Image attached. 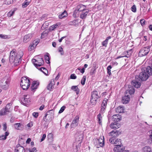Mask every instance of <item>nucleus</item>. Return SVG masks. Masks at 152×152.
Masks as SVG:
<instances>
[{"instance_id":"1","label":"nucleus","mask_w":152,"mask_h":152,"mask_svg":"<svg viewBox=\"0 0 152 152\" xmlns=\"http://www.w3.org/2000/svg\"><path fill=\"white\" fill-rule=\"evenodd\" d=\"M23 53L22 51L20 50L16 53L15 49L11 51L10 53L9 61L12 64L14 63L15 66L19 65L21 62V58L23 56Z\"/></svg>"},{"instance_id":"2","label":"nucleus","mask_w":152,"mask_h":152,"mask_svg":"<svg viewBox=\"0 0 152 152\" xmlns=\"http://www.w3.org/2000/svg\"><path fill=\"white\" fill-rule=\"evenodd\" d=\"M30 85V82L29 78L27 77H24L22 78L20 82V86L24 90L27 89Z\"/></svg>"},{"instance_id":"3","label":"nucleus","mask_w":152,"mask_h":152,"mask_svg":"<svg viewBox=\"0 0 152 152\" xmlns=\"http://www.w3.org/2000/svg\"><path fill=\"white\" fill-rule=\"evenodd\" d=\"M10 81V79L7 76L4 77L1 81L0 86L2 89L6 90L9 87V83Z\"/></svg>"},{"instance_id":"4","label":"nucleus","mask_w":152,"mask_h":152,"mask_svg":"<svg viewBox=\"0 0 152 152\" xmlns=\"http://www.w3.org/2000/svg\"><path fill=\"white\" fill-rule=\"evenodd\" d=\"M99 97L98 93L97 91H94L91 93V102L92 105H94L96 103L97 99Z\"/></svg>"},{"instance_id":"5","label":"nucleus","mask_w":152,"mask_h":152,"mask_svg":"<svg viewBox=\"0 0 152 152\" xmlns=\"http://www.w3.org/2000/svg\"><path fill=\"white\" fill-rule=\"evenodd\" d=\"M86 7L83 4L78 5L74 12V14L76 16H79V13L86 10Z\"/></svg>"},{"instance_id":"6","label":"nucleus","mask_w":152,"mask_h":152,"mask_svg":"<svg viewBox=\"0 0 152 152\" xmlns=\"http://www.w3.org/2000/svg\"><path fill=\"white\" fill-rule=\"evenodd\" d=\"M149 75L147 74L146 72L145 71H142L140 73L139 76H136L135 77V79H139V80L140 81V80L142 81H145L148 78Z\"/></svg>"},{"instance_id":"7","label":"nucleus","mask_w":152,"mask_h":152,"mask_svg":"<svg viewBox=\"0 0 152 152\" xmlns=\"http://www.w3.org/2000/svg\"><path fill=\"white\" fill-rule=\"evenodd\" d=\"M32 63L37 68L40 66L44 64V60L42 58H38L37 59H33L32 60Z\"/></svg>"},{"instance_id":"8","label":"nucleus","mask_w":152,"mask_h":152,"mask_svg":"<svg viewBox=\"0 0 152 152\" xmlns=\"http://www.w3.org/2000/svg\"><path fill=\"white\" fill-rule=\"evenodd\" d=\"M21 102L24 105L29 103L31 101L30 96L29 95H25L21 100Z\"/></svg>"},{"instance_id":"9","label":"nucleus","mask_w":152,"mask_h":152,"mask_svg":"<svg viewBox=\"0 0 152 152\" xmlns=\"http://www.w3.org/2000/svg\"><path fill=\"white\" fill-rule=\"evenodd\" d=\"M150 50L149 47H144L141 49L139 52V55L141 57L145 56L147 54Z\"/></svg>"},{"instance_id":"10","label":"nucleus","mask_w":152,"mask_h":152,"mask_svg":"<svg viewBox=\"0 0 152 152\" xmlns=\"http://www.w3.org/2000/svg\"><path fill=\"white\" fill-rule=\"evenodd\" d=\"M109 141L110 143L116 145H121V140L120 139H117L114 140V137L111 138L109 139Z\"/></svg>"},{"instance_id":"11","label":"nucleus","mask_w":152,"mask_h":152,"mask_svg":"<svg viewBox=\"0 0 152 152\" xmlns=\"http://www.w3.org/2000/svg\"><path fill=\"white\" fill-rule=\"evenodd\" d=\"M107 101V99H105L102 103L100 112L102 113H104L105 112V109L106 107Z\"/></svg>"},{"instance_id":"12","label":"nucleus","mask_w":152,"mask_h":152,"mask_svg":"<svg viewBox=\"0 0 152 152\" xmlns=\"http://www.w3.org/2000/svg\"><path fill=\"white\" fill-rule=\"evenodd\" d=\"M89 12V10L86 9L84 10V11L80 12L79 14V15H80V18L82 19H85Z\"/></svg>"},{"instance_id":"13","label":"nucleus","mask_w":152,"mask_h":152,"mask_svg":"<svg viewBox=\"0 0 152 152\" xmlns=\"http://www.w3.org/2000/svg\"><path fill=\"white\" fill-rule=\"evenodd\" d=\"M79 117L78 116H76L71 124V127H75L77 126L78 124V122L79 121Z\"/></svg>"},{"instance_id":"14","label":"nucleus","mask_w":152,"mask_h":152,"mask_svg":"<svg viewBox=\"0 0 152 152\" xmlns=\"http://www.w3.org/2000/svg\"><path fill=\"white\" fill-rule=\"evenodd\" d=\"M15 152H25L24 148L20 144H18L16 145L15 149Z\"/></svg>"},{"instance_id":"15","label":"nucleus","mask_w":152,"mask_h":152,"mask_svg":"<svg viewBox=\"0 0 152 152\" xmlns=\"http://www.w3.org/2000/svg\"><path fill=\"white\" fill-rule=\"evenodd\" d=\"M124 149V148L121 145H115V146L113 149V151L115 152H121Z\"/></svg>"},{"instance_id":"16","label":"nucleus","mask_w":152,"mask_h":152,"mask_svg":"<svg viewBox=\"0 0 152 152\" xmlns=\"http://www.w3.org/2000/svg\"><path fill=\"white\" fill-rule=\"evenodd\" d=\"M135 80H134L132 82V84L136 88H139L141 86L140 81L138 80V79H136L135 78Z\"/></svg>"},{"instance_id":"17","label":"nucleus","mask_w":152,"mask_h":152,"mask_svg":"<svg viewBox=\"0 0 152 152\" xmlns=\"http://www.w3.org/2000/svg\"><path fill=\"white\" fill-rule=\"evenodd\" d=\"M32 36V34H28L25 35L23 38V41L24 42H27L31 39Z\"/></svg>"},{"instance_id":"18","label":"nucleus","mask_w":152,"mask_h":152,"mask_svg":"<svg viewBox=\"0 0 152 152\" xmlns=\"http://www.w3.org/2000/svg\"><path fill=\"white\" fill-rule=\"evenodd\" d=\"M120 124L115 122L111 123L110 125V128L112 129H118L120 127Z\"/></svg>"},{"instance_id":"19","label":"nucleus","mask_w":152,"mask_h":152,"mask_svg":"<svg viewBox=\"0 0 152 152\" xmlns=\"http://www.w3.org/2000/svg\"><path fill=\"white\" fill-rule=\"evenodd\" d=\"M130 100V97L128 95H126L123 96L122 99V102L123 104L128 103Z\"/></svg>"},{"instance_id":"20","label":"nucleus","mask_w":152,"mask_h":152,"mask_svg":"<svg viewBox=\"0 0 152 152\" xmlns=\"http://www.w3.org/2000/svg\"><path fill=\"white\" fill-rule=\"evenodd\" d=\"M121 118L118 114L113 115L112 116V119L115 122H117L121 120Z\"/></svg>"},{"instance_id":"21","label":"nucleus","mask_w":152,"mask_h":152,"mask_svg":"<svg viewBox=\"0 0 152 152\" xmlns=\"http://www.w3.org/2000/svg\"><path fill=\"white\" fill-rule=\"evenodd\" d=\"M39 85V82L36 81H34L31 86L32 90H35L38 88Z\"/></svg>"},{"instance_id":"22","label":"nucleus","mask_w":152,"mask_h":152,"mask_svg":"<svg viewBox=\"0 0 152 152\" xmlns=\"http://www.w3.org/2000/svg\"><path fill=\"white\" fill-rule=\"evenodd\" d=\"M14 126L15 129L17 130H22L23 128V125L20 123H16L14 124Z\"/></svg>"},{"instance_id":"23","label":"nucleus","mask_w":152,"mask_h":152,"mask_svg":"<svg viewBox=\"0 0 152 152\" xmlns=\"http://www.w3.org/2000/svg\"><path fill=\"white\" fill-rule=\"evenodd\" d=\"M54 112L53 110H50L48 111L45 114V117H46L48 115H50L51 118H53L54 117Z\"/></svg>"},{"instance_id":"24","label":"nucleus","mask_w":152,"mask_h":152,"mask_svg":"<svg viewBox=\"0 0 152 152\" xmlns=\"http://www.w3.org/2000/svg\"><path fill=\"white\" fill-rule=\"evenodd\" d=\"M131 50L129 51H124L122 54V55L123 57H126L129 58L130 57L131 54Z\"/></svg>"},{"instance_id":"25","label":"nucleus","mask_w":152,"mask_h":152,"mask_svg":"<svg viewBox=\"0 0 152 152\" xmlns=\"http://www.w3.org/2000/svg\"><path fill=\"white\" fill-rule=\"evenodd\" d=\"M124 110L123 106H119L115 109V111L117 113H124Z\"/></svg>"},{"instance_id":"26","label":"nucleus","mask_w":152,"mask_h":152,"mask_svg":"<svg viewBox=\"0 0 152 152\" xmlns=\"http://www.w3.org/2000/svg\"><path fill=\"white\" fill-rule=\"evenodd\" d=\"M54 84V80H51L47 87V89L49 90H50L52 88H53Z\"/></svg>"},{"instance_id":"27","label":"nucleus","mask_w":152,"mask_h":152,"mask_svg":"<svg viewBox=\"0 0 152 152\" xmlns=\"http://www.w3.org/2000/svg\"><path fill=\"white\" fill-rule=\"evenodd\" d=\"M111 38L110 36H109L107 37L106 39L102 42V45L103 46L106 47L108 43V40Z\"/></svg>"},{"instance_id":"28","label":"nucleus","mask_w":152,"mask_h":152,"mask_svg":"<svg viewBox=\"0 0 152 152\" xmlns=\"http://www.w3.org/2000/svg\"><path fill=\"white\" fill-rule=\"evenodd\" d=\"M134 89L133 87H132L129 88L128 90L126 91V94L129 93L130 94L132 95L134 93Z\"/></svg>"},{"instance_id":"29","label":"nucleus","mask_w":152,"mask_h":152,"mask_svg":"<svg viewBox=\"0 0 152 152\" xmlns=\"http://www.w3.org/2000/svg\"><path fill=\"white\" fill-rule=\"evenodd\" d=\"M59 25V24L58 23L52 25L49 28V30L50 31L54 30L55 28H57L58 27Z\"/></svg>"},{"instance_id":"30","label":"nucleus","mask_w":152,"mask_h":152,"mask_svg":"<svg viewBox=\"0 0 152 152\" xmlns=\"http://www.w3.org/2000/svg\"><path fill=\"white\" fill-rule=\"evenodd\" d=\"M31 0H26L22 4V6L23 8H25L27 6L30 4Z\"/></svg>"},{"instance_id":"31","label":"nucleus","mask_w":152,"mask_h":152,"mask_svg":"<svg viewBox=\"0 0 152 152\" xmlns=\"http://www.w3.org/2000/svg\"><path fill=\"white\" fill-rule=\"evenodd\" d=\"M146 73L149 75H152V68L149 66H148L146 69Z\"/></svg>"},{"instance_id":"32","label":"nucleus","mask_w":152,"mask_h":152,"mask_svg":"<svg viewBox=\"0 0 152 152\" xmlns=\"http://www.w3.org/2000/svg\"><path fill=\"white\" fill-rule=\"evenodd\" d=\"M102 116L100 113H99L97 115L98 121L99 124H101L102 121Z\"/></svg>"},{"instance_id":"33","label":"nucleus","mask_w":152,"mask_h":152,"mask_svg":"<svg viewBox=\"0 0 152 152\" xmlns=\"http://www.w3.org/2000/svg\"><path fill=\"white\" fill-rule=\"evenodd\" d=\"M71 88L72 90L76 92L77 94H78L79 93L80 90L77 86H73Z\"/></svg>"},{"instance_id":"34","label":"nucleus","mask_w":152,"mask_h":152,"mask_svg":"<svg viewBox=\"0 0 152 152\" xmlns=\"http://www.w3.org/2000/svg\"><path fill=\"white\" fill-rule=\"evenodd\" d=\"M94 142L95 146L97 148L99 147V140L97 139H95L94 140Z\"/></svg>"},{"instance_id":"35","label":"nucleus","mask_w":152,"mask_h":152,"mask_svg":"<svg viewBox=\"0 0 152 152\" xmlns=\"http://www.w3.org/2000/svg\"><path fill=\"white\" fill-rule=\"evenodd\" d=\"M45 59L46 61V62L47 64H50V57L49 54L48 53H47L45 56Z\"/></svg>"},{"instance_id":"36","label":"nucleus","mask_w":152,"mask_h":152,"mask_svg":"<svg viewBox=\"0 0 152 152\" xmlns=\"http://www.w3.org/2000/svg\"><path fill=\"white\" fill-rule=\"evenodd\" d=\"M83 139V135L82 134L79 135L77 136V137L76 138V140L78 142H81V141Z\"/></svg>"},{"instance_id":"37","label":"nucleus","mask_w":152,"mask_h":152,"mask_svg":"<svg viewBox=\"0 0 152 152\" xmlns=\"http://www.w3.org/2000/svg\"><path fill=\"white\" fill-rule=\"evenodd\" d=\"M143 150L144 152H149L152 150L151 148L149 146H145L143 148Z\"/></svg>"},{"instance_id":"38","label":"nucleus","mask_w":152,"mask_h":152,"mask_svg":"<svg viewBox=\"0 0 152 152\" xmlns=\"http://www.w3.org/2000/svg\"><path fill=\"white\" fill-rule=\"evenodd\" d=\"M39 70L46 75H48V72L45 68L44 67H41L39 68Z\"/></svg>"},{"instance_id":"39","label":"nucleus","mask_w":152,"mask_h":152,"mask_svg":"<svg viewBox=\"0 0 152 152\" xmlns=\"http://www.w3.org/2000/svg\"><path fill=\"white\" fill-rule=\"evenodd\" d=\"M7 112L6 111L5 109L3 108L0 110V116L5 115L7 114Z\"/></svg>"},{"instance_id":"40","label":"nucleus","mask_w":152,"mask_h":152,"mask_svg":"<svg viewBox=\"0 0 152 152\" xmlns=\"http://www.w3.org/2000/svg\"><path fill=\"white\" fill-rule=\"evenodd\" d=\"M66 12L65 11L64 12H62L61 14L59 15V18L61 19L65 17L67 15Z\"/></svg>"},{"instance_id":"41","label":"nucleus","mask_w":152,"mask_h":152,"mask_svg":"<svg viewBox=\"0 0 152 152\" xmlns=\"http://www.w3.org/2000/svg\"><path fill=\"white\" fill-rule=\"evenodd\" d=\"M98 139V140H99V146H103L104 145V140L102 138H99Z\"/></svg>"},{"instance_id":"42","label":"nucleus","mask_w":152,"mask_h":152,"mask_svg":"<svg viewBox=\"0 0 152 152\" xmlns=\"http://www.w3.org/2000/svg\"><path fill=\"white\" fill-rule=\"evenodd\" d=\"M36 47V45L34 44L33 43L32 44L30 45L28 47V50L30 51H31L32 50H33Z\"/></svg>"},{"instance_id":"43","label":"nucleus","mask_w":152,"mask_h":152,"mask_svg":"<svg viewBox=\"0 0 152 152\" xmlns=\"http://www.w3.org/2000/svg\"><path fill=\"white\" fill-rule=\"evenodd\" d=\"M15 10H12L7 14V16L9 17H11L14 13Z\"/></svg>"},{"instance_id":"44","label":"nucleus","mask_w":152,"mask_h":152,"mask_svg":"<svg viewBox=\"0 0 152 152\" xmlns=\"http://www.w3.org/2000/svg\"><path fill=\"white\" fill-rule=\"evenodd\" d=\"M86 79V76L85 75L83 76L81 80V84L82 85H85V81Z\"/></svg>"},{"instance_id":"45","label":"nucleus","mask_w":152,"mask_h":152,"mask_svg":"<svg viewBox=\"0 0 152 152\" xmlns=\"http://www.w3.org/2000/svg\"><path fill=\"white\" fill-rule=\"evenodd\" d=\"M0 37L3 39H8L10 37L7 35L0 34Z\"/></svg>"},{"instance_id":"46","label":"nucleus","mask_w":152,"mask_h":152,"mask_svg":"<svg viewBox=\"0 0 152 152\" xmlns=\"http://www.w3.org/2000/svg\"><path fill=\"white\" fill-rule=\"evenodd\" d=\"M10 104H7L5 108L4 109L7 112H10Z\"/></svg>"},{"instance_id":"47","label":"nucleus","mask_w":152,"mask_h":152,"mask_svg":"<svg viewBox=\"0 0 152 152\" xmlns=\"http://www.w3.org/2000/svg\"><path fill=\"white\" fill-rule=\"evenodd\" d=\"M112 68V67L111 65L108 66L107 68V72L109 75H110L111 74L110 69Z\"/></svg>"},{"instance_id":"48","label":"nucleus","mask_w":152,"mask_h":152,"mask_svg":"<svg viewBox=\"0 0 152 152\" xmlns=\"http://www.w3.org/2000/svg\"><path fill=\"white\" fill-rule=\"evenodd\" d=\"M58 52L60 53L61 55H63L64 54V52L63 48L61 46L59 47L58 48Z\"/></svg>"},{"instance_id":"49","label":"nucleus","mask_w":152,"mask_h":152,"mask_svg":"<svg viewBox=\"0 0 152 152\" xmlns=\"http://www.w3.org/2000/svg\"><path fill=\"white\" fill-rule=\"evenodd\" d=\"M13 2V0H5L4 3L5 4L9 5L12 3Z\"/></svg>"},{"instance_id":"50","label":"nucleus","mask_w":152,"mask_h":152,"mask_svg":"<svg viewBox=\"0 0 152 152\" xmlns=\"http://www.w3.org/2000/svg\"><path fill=\"white\" fill-rule=\"evenodd\" d=\"M131 10L134 12H135L136 11V6L135 5H133L131 8Z\"/></svg>"},{"instance_id":"51","label":"nucleus","mask_w":152,"mask_h":152,"mask_svg":"<svg viewBox=\"0 0 152 152\" xmlns=\"http://www.w3.org/2000/svg\"><path fill=\"white\" fill-rule=\"evenodd\" d=\"M115 134V132L114 131H112V132H110L109 134V136H111L114 137H115V136H114Z\"/></svg>"},{"instance_id":"52","label":"nucleus","mask_w":152,"mask_h":152,"mask_svg":"<svg viewBox=\"0 0 152 152\" xmlns=\"http://www.w3.org/2000/svg\"><path fill=\"white\" fill-rule=\"evenodd\" d=\"M66 108V107L64 106H63L60 109V110H59L58 113H61L63 112V111L65 110V108Z\"/></svg>"},{"instance_id":"53","label":"nucleus","mask_w":152,"mask_h":152,"mask_svg":"<svg viewBox=\"0 0 152 152\" xmlns=\"http://www.w3.org/2000/svg\"><path fill=\"white\" fill-rule=\"evenodd\" d=\"M145 21L144 19H141L140 20V23L141 25L143 26L145 25Z\"/></svg>"},{"instance_id":"54","label":"nucleus","mask_w":152,"mask_h":152,"mask_svg":"<svg viewBox=\"0 0 152 152\" xmlns=\"http://www.w3.org/2000/svg\"><path fill=\"white\" fill-rule=\"evenodd\" d=\"M115 132V135L114 136H115V137L118 136L119 134H121V132H120L119 131L116 130Z\"/></svg>"},{"instance_id":"55","label":"nucleus","mask_w":152,"mask_h":152,"mask_svg":"<svg viewBox=\"0 0 152 152\" xmlns=\"http://www.w3.org/2000/svg\"><path fill=\"white\" fill-rule=\"evenodd\" d=\"M46 137V135L45 134H43L42 138L41 139L40 142H42L43 141L45 138Z\"/></svg>"},{"instance_id":"56","label":"nucleus","mask_w":152,"mask_h":152,"mask_svg":"<svg viewBox=\"0 0 152 152\" xmlns=\"http://www.w3.org/2000/svg\"><path fill=\"white\" fill-rule=\"evenodd\" d=\"M6 138L7 137L4 135L0 136V140H6Z\"/></svg>"},{"instance_id":"57","label":"nucleus","mask_w":152,"mask_h":152,"mask_svg":"<svg viewBox=\"0 0 152 152\" xmlns=\"http://www.w3.org/2000/svg\"><path fill=\"white\" fill-rule=\"evenodd\" d=\"M33 115L36 118H37L38 115V113L34 112L33 113Z\"/></svg>"},{"instance_id":"58","label":"nucleus","mask_w":152,"mask_h":152,"mask_svg":"<svg viewBox=\"0 0 152 152\" xmlns=\"http://www.w3.org/2000/svg\"><path fill=\"white\" fill-rule=\"evenodd\" d=\"M76 76L74 74H72L70 76V78L72 79H75L76 78Z\"/></svg>"},{"instance_id":"59","label":"nucleus","mask_w":152,"mask_h":152,"mask_svg":"<svg viewBox=\"0 0 152 152\" xmlns=\"http://www.w3.org/2000/svg\"><path fill=\"white\" fill-rule=\"evenodd\" d=\"M69 24L70 25H75V21H73L69 22Z\"/></svg>"},{"instance_id":"60","label":"nucleus","mask_w":152,"mask_h":152,"mask_svg":"<svg viewBox=\"0 0 152 152\" xmlns=\"http://www.w3.org/2000/svg\"><path fill=\"white\" fill-rule=\"evenodd\" d=\"M36 148L34 147L32 149L29 150V152H36Z\"/></svg>"},{"instance_id":"61","label":"nucleus","mask_w":152,"mask_h":152,"mask_svg":"<svg viewBox=\"0 0 152 152\" xmlns=\"http://www.w3.org/2000/svg\"><path fill=\"white\" fill-rule=\"evenodd\" d=\"M78 145H76V148L77 152L78 151V149L80 146L81 142H78Z\"/></svg>"},{"instance_id":"62","label":"nucleus","mask_w":152,"mask_h":152,"mask_svg":"<svg viewBox=\"0 0 152 152\" xmlns=\"http://www.w3.org/2000/svg\"><path fill=\"white\" fill-rule=\"evenodd\" d=\"M7 124L5 123L3 124V130L4 131H6L7 130Z\"/></svg>"},{"instance_id":"63","label":"nucleus","mask_w":152,"mask_h":152,"mask_svg":"<svg viewBox=\"0 0 152 152\" xmlns=\"http://www.w3.org/2000/svg\"><path fill=\"white\" fill-rule=\"evenodd\" d=\"M39 42V41L38 40H35L33 42V44L36 45V46L38 44Z\"/></svg>"},{"instance_id":"64","label":"nucleus","mask_w":152,"mask_h":152,"mask_svg":"<svg viewBox=\"0 0 152 152\" xmlns=\"http://www.w3.org/2000/svg\"><path fill=\"white\" fill-rule=\"evenodd\" d=\"M53 134L52 133H49L48 135V137L49 138H52L53 137Z\"/></svg>"}]
</instances>
